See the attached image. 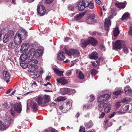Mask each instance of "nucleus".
I'll list each match as a JSON object with an SVG mask.
<instances>
[{
  "label": "nucleus",
  "instance_id": "obj_1",
  "mask_svg": "<svg viewBox=\"0 0 132 132\" xmlns=\"http://www.w3.org/2000/svg\"><path fill=\"white\" fill-rule=\"evenodd\" d=\"M97 43V41L95 39L91 37H89L87 40H86L82 43L81 45L83 48H85L88 45L90 44L92 45L95 46Z\"/></svg>",
  "mask_w": 132,
  "mask_h": 132
},
{
  "label": "nucleus",
  "instance_id": "obj_2",
  "mask_svg": "<svg viewBox=\"0 0 132 132\" xmlns=\"http://www.w3.org/2000/svg\"><path fill=\"white\" fill-rule=\"evenodd\" d=\"M4 117L3 120L8 128L11 125L14 120V117L13 116H3Z\"/></svg>",
  "mask_w": 132,
  "mask_h": 132
},
{
  "label": "nucleus",
  "instance_id": "obj_3",
  "mask_svg": "<svg viewBox=\"0 0 132 132\" xmlns=\"http://www.w3.org/2000/svg\"><path fill=\"white\" fill-rule=\"evenodd\" d=\"M65 52L68 55L79 56L80 55L79 51L77 50L71 49L68 51L66 48H65Z\"/></svg>",
  "mask_w": 132,
  "mask_h": 132
},
{
  "label": "nucleus",
  "instance_id": "obj_4",
  "mask_svg": "<svg viewBox=\"0 0 132 132\" xmlns=\"http://www.w3.org/2000/svg\"><path fill=\"white\" fill-rule=\"evenodd\" d=\"M129 105H127L124 107L123 109V111L120 110L119 111H115L113 112L111 114L110 116H114V115H121V114H123L125 113V111L128 110L129 108Z\"/></svg>",
  "mask_w": 132,
  "mask_h": 132
},
{
  "label": "nucleus",
  "instance_id": "obj_5",
  "mask_svg": "<svg viewBox=\"0 0 132 132\" xmlns=\"http://www.w3.org/2000/svg\"><path fill=\"white\" fill-rule=\"evenodd\" d=\"M112 2H114L116 6L120 9H123L125 7L126 4V2L124 3H119L115 0H112Z\"/></svg>",
  "mask_w": 132,
  "mask_h": 132
},
{
  "label": "nucleus",
  "instance_id": "obj_6",
  "mask_svg": "<svg viewBox=\"0 0 132 132\" xmlns=\"http://www.w3.org/2000/svg\"><path fill=\"white\" fill-rule=\"evenodd\" d=\"M21 36L19 34V32L18 33L16 34L14 37V41L15 43V44H20L22 42L21 38Z\"/></svg>",
  "mask_w": 132,
  "mask_h": 132
},
{
  "label": "nucleus",
  "instance_id": "obj_7",
  "mask_svg": "<svg viewBox=\"0 0 132 132\" xmlns=\"http://www.w3.org/2000/svg\"><path fill=\"white\" fill-rule=\"evenodd\" d=\"M121 41L119 40H117L113 44V48L116 50L120 49L121 47Z\"/></svg>",
  "mask_w": 132,
  "mask_h": 132
},
{
  "label": "nucleus",
  "instance_id": "obj_8",
  "mask_svg": "<svg viewBox=\"0 0 132 132\" xmlns=\"http://www.w3.org/2000/svg\"><path fill=\"white\" fill-rule=\"evenodd\" d=\"M29 55L28 59L29 60L32 59L33 57L35 56L36 57V52L35 50L33 48L31 49L29 51L28 53L27 54Z\"/></svg>",
  "mask_w": 132,
  "mask_h": 132
},
{
  "label": "nucleus",
  "instance_id": "obj_9",
  "mask_svg": "<svg viewBox=\"0 0 132 132\" xmlns=\"http://www.w3.org/2000/svg\"><path fill=\"white\" fill-rule=\"evenodd\" d=\"M3 74L4 80L7 83H8L9 81V79L10 78L9 73L7 71L4 70L3 71Z\"/></svg>",
  "mask_w": 132,
  "mask_h": 132
},
{
  "label": "nucleus",
  "instance_id": "obj_10",
  "mask_svg": "<svg viewBox=\"0 0 132 132\" xmlns=\"http://www.w3.org/2000/svg\"><path fill=\"white\" fill-rule=\"evenodd\" d=\"M18 32L22 40L25 39L27 36V32L24 30L22 29L21 31H19Z\"/></svg>",
  "mask_w": 132,
  "mask_h": 132
},
{
  "label": "nucleus",
  "instance_id": "obj_11",
  "mask_svg": "<svg viewBox=\"0 0 132 132\" xmlns=\"http://www.w3.org/2000/svg\"><path fill=\"white\" fill-rule=\"evenodd\" d=\"M96 21L97 20L95 18V15L94 14H92L89 16L86 21V22L89 24H92L93 22Z\"/></svg>",
  "mask_w": 132,
  "mask_h": 132
},
{
  "label": "nucleus",
  "instance_id": "obj_12",
  "mask_svg": "<svg viewBox=\"0 0 132 132\" xmlns=\"http://www.w3.org/2000/svg\"><path fill=\"white\" fill-rule=\"evenodd\" d=\"M14 109L17 113H20L22 111V106L20 103H16L14 105Z\"/></svg>",
  "mask_w": 132,
  "mask_h": 132
},
{
  "label": "nucleus",
  "instance_id": "obj_13",
  "mask_svg": "<svg viewBox=\"0 0 132 132\" xmlns=\"http://www.w3.org/2000/svg\"><path fill=\"white\" fill-rule=\"evenodd\" d=\"M56 80L59 83H60L61 85H64L68 83V81L64 77H62L60 78H57Z\"/></svg>",
  "mask_w": 132,
  "mask_h": 132
},
{
  "label": "nucleus",
  "instance_id": "obj_14",
  "mask_svg": "<svg viewBox=\"0 0 132 132\" xmlns=\"http://www.w3.org/2000/svg\"><path fill=\"white\" fill-rule=\"evenodd\" d=\"M72 101L68 102L65 104H63L64 109V110L66 111V112L68 111L71 108L72 106Z\"/></svg>",
  "mask_w": 132,
  "mask_h": 132
},
{
  "label": "nucleus",
  "instance_id": "obj_15",
  "mask_svg": "<svg viewBox=\"0 0 132 132\" xmlns=\"http://www.w3.org/2000/svg\"><path fill=\"white\" fill-rule=\"evenodd\" d=\"M29 47V45L28 43H24L21 46V51L22 52H25L27 50Z\"/></svg>",
  "mask_w": 132,
  "mask_h": 132
},
{
  "label": "nucleus",
  "instance_id": "obj_16",
  "mask_svg": "<svg viewBox=\"0 0 132 132\" xmlns=\"http://www.w3.org/2000/svg\"><path fill=\"white\" fill-rule=\"evenodd\" d=\"M77 6L79 10L80 11L84 10L85 8L87 7L82 1L79 2L78 3Z\"/></svg>",
  "mask_w": 132,
  "mask_h": 132
},
{
  "label": "nucleus",
  "instance_id": "obj_17",
  "mask_svg": "<svg viewBox=\"0 0 132 132\" xmlns=\"http://www.w3.org/2000/svg\"><path fill=\"white\" fill-rule=\"evenodd\" d=\"M89 58L92 59H97L98 58V54L95 52H93L89 54Z\"/></svg>",
  "mask_w": 132,
  "mask_h": 132
},
{
  "label": "nucleus",
  "instance_id": "obj_18",
  "mask_svg": "<svg viewBox=\"0 0 132 132\" xmlns=\"http://www.w3.org/2000/svg\"><path fill=\"white\" fill-rule=\"evenodd\" d=\"M43 98L41 97H38L36 99V101L37 102L38 104L41 106H45L46 105L44 104V103L43 100Z\"/></svg>",
  "mask_w": 132,
  "mask_h": 132
},
{
  "label": "nucleus",
  "instance_id": "obj_19",
  "mask_svg": "<svg viewBox=\"0 0 132 132\" xmlns=\"http://www.w3.org/2000/svg\"><path fill=\"white\" fill-rule=\"evenodd\" d=\"M29 55L27 54H22L20 56V61H24L27 60L29 61V59H28Z\"/></svg>",
  "mask_w": 132,
  "mask_h": 132
},
{
  "label": "nucleus",
  "instance_id": "obj_20",
  "mask_svg": "<svg viewBox=\"0 0 132 132\" xmlns=\"http://www.w3.org/2000/svg\"><path fill=\"white\" fill-rule=\"evenodd\" d=\"M76 73L77 77L80 79H82L84 78V76L82 72L79 70H77Z\"/></svg>",
  "mask_w": 132,
  "mask_h": 132
},
{
  "label": "nucleus",
  "instance_id": "obj_21",
  "mask_svg": "<svg viewBox=\"0 0 132 132\" xmlns=\"http://www.w3.org/2000/svg\"><path fill=\"white\" fill-rule=\"evenodd\" d=\"M108 20L107 19H105L104 25L105 29L107 31L109 30V27L111 25V22L110 21H108Z\"/></svg>",
  "mask_w": 132,
  "mask_h": 132
},
{
  "label": "nucleus",
  "instance_id": "obj_22",
  "mask_svg": "<svg viewBox=\"0 0 132 132\" xmlns=\"http://www.w3.org/2000/svg\"><path fill=\"white\" fill-rule=\"evenodd\" d=\"M70 91V89L68 88H62L60 90V92L61 94L64 95L69 93Z\"/></svg>",
  "mask_w": 132,
  "mask_h": 132
},
{
  "label": "nucleus",
  "instance_id": "obj_23",
  "mask_svg": "<svg viewBox=\"0 0 132 132\" xmlns=\"http://www.w3.org/2000/svg\"><path fill=\"white\" fill-rule=\"evenodd\" d=\"M28 68V71L30 72H33L35 71L37 68V65H29Z\"/></svg>",
  "mask_w": 132,
  "mask_h": 132
},
{
  "label": "nucleus",
  "instance_id": "obj_24",
  "mask_svg": "<svg viewBox=\"0 0 132 132\" xmlns=\"http://www.w3.org/2000/svg\"><path fill=\"white\" fill-rule=\"evenodd\" d=\"M28 63L29 65H36V64L38 63V61L36 60L30 59V60H29Z\"/></svg>",
  "mask_w": 132,
  "mask_h": 132
},
{
  "label": "nucleus",
  "instance_id": "obj_25",
  "mask_svg": "<svg viewBox=\"0 0 132 132\" xmlns=\"http://www.w3.org/2000/svg\"><path fill=\"white\" fill-rule=\"evenodd\" d=\"M85 13H80L76 15L74 17L75 19L77 20H80L84 15Z\"/></svg>",
  "mask_w": 132,
  "mask_h": 132
},
{
  "label": "nucleus",
  "instance_id": "obj_26",
  "mask_svg": "<svg viewBox=\"0 0 132 132\" xmlns=\"http://www.w3.org/2000/svg\"><path fill=\"white\" fill-rule=\"evenodd\" d=\"M8 128L6 125V124L3 123L0 120V130H4Z\"/></svg>",
  "mask_w": 132,
  "mask_h": 132
},
{
  "label": "nucleus",
  "instance_id": "obj_27",
  "mask_svg": "<svg viewBox=\"0 0 132 132\" xmlns=\"http://www.w3.org/2000/svg\"><path fill=\"white\" fill-rule=\"evenodd\" d=\"M54 72L58 76H63V71H60L56 68L53 69Z\"/></svg>",
  "mask_w": 132,
  "mask_h": 132
},
{
  "label": "nucleus",
  "instance_id": "obj_28",
  "mask_svg": "<svg viewBox=\"0 0 132 132\" xmlns=\"http://www.w3.org/2000/svg\"><path fill=\"white\" fill-rule=\"evenodd\" d=\"M119 33V31L117 27H116L113 31V34L114 37L117 36Z\"/></svg>",
  "mask_w": 132,
  "mask_h": 132
},
{
  "label": "nucleus",
  "instance_id": "obj_29",
  "mask_svg": "<svg viewBox=\"0 0 132 132\" xmlns=\"http://www.w3.org/2000/svg\"><path fill=\"white\" fill-rule=\"evenodd\" d=\"M64 54V53H63L62 52L60 53L58 56V58L59 60L61 61L63 60L64 58V56L63 54Z\"/></svg>",
  "mask_w": 132,
  "mask_h": 132
},
{
  "label": "nucleus",
  "instance_id": "obj_30",
  "mask_svg": "<svg viewBox=\"0 0 132 132\" xmlns=\"http://www.w3.org/2000/svg\"><path fill=\"white\" fill-rule=\"evenodd\" d=\"M20 62L21 66L23 68H26L28 66V62L26 63L24 61H20Z\"/></svg>",
  "mask_w": 132,
  "mask_h": 132
},
{
  "label": "nucleus",
  "instance_id": "obj_31",
  "mask_svg": "<svg viewBox=\"0 0 132 132\" xmlns=\"http://www.w3.org/2000/svg\"><path fill=\"white\" fill-rule=\"evenodd\" d=\"M43 52L40 49H38L36 52V57H39L43 54Z\"/></svg>",
  "mask_w": 132,
  "mask_h": 132
},
{
  "label": "nucleus",
  "instance_id": "obj_32",
  "mask_svg": "<svg viewBox=\"0 0 132 132\" xmlns=\"http://www.w3.org/2000/svg\"><path fill=\"white\" fill-rule=\"evenodd\" d=\"M103 102H104L105 101L109 100L110 97L109 95L107 94H104L102 95Z\"/></svg>",
  "mask_w": 132,
  "mask_h": 132
},
{
  "label": "nucleus",
  "instance_id": "obj_33",
  "mask_svg": "<svg viewBox=\"0 0 132 132\" xmlns=\"http://www.w3.org/2000/svg\"><path fill=\"white\" fill-rule=\"evenodd\" d=\"M129 16V14L128 12L125 13L122 15L121 18L122 20H125L127 19L128 18Z\"/></svg>",
  "mask_w": 132,
  "mask_h": 132
},
{
  "label": "nucleus",
  "instance_id": "obj_34",
  "mask_svg": "<svg viewBox=\"0 0 132 132\" xmlns=\"http://www.w3.org/2000/svg\"><path fill=\"white\" fill-rule=\"evenodd\" d=\"M111 109V106L108 104H107L104 108V111L105 112L108 113L109 112Z\"/></svg>",
  "mask_w": 132,
  "mask_h": 132
},
{
  "label": "nucleus",
  "instance_id": "obj_35",
  "mask_svg": "<svg viewBox=\"0 0 132 132\" xmlns=\"http://www.w3.org/2000/svg\"><path fill=\"white\" fill-rule=\"evenodd\" d=\"M50 98L48 95H45L43 98V100L44 103V104L46 105V103L48 102Z\"/></svg>",
  "mask_w": 132,
  "mask_h": 132
},
{
  "label": "nucleus",
  "instance_id": "obj_36",
  "mask_svg": "<svg viewBox=\"0 0 132 132\" xmlns=\"http://www.w3.org/2000/svg\"><path fill=\"white\" fill-rule=\"evenodd\" d=\"M31 105L34 111H36L38 110V106L36 103H32Z\"/></svg>",
  "mask_w": 132,
  "mask_h": 132
},
{
  "label": "nucleus",
  "instance_id": "obj_37",
  "mask_svg": "<svg viewBox=\"0 0 132 132\" xmlns=\"http://www.w3.org/2000/svg\"><path fill=\"white\" fill-rule=\"evenodd\" d=\"M66 98L65 97L59 96L56 99H55V101L58 102L63 101Z\"/></svg>",
  "mask_w": 132,
  "mask_h": 132
},
{
  "label": "nucleus",
  "instance_id": "obj_38",
  "mask_svg": "<svg viewBox=\"0 0 132 132\" xmlns=\"http://www.w3.org/2000/svg\"><path fill=\"white\" fill-rule=\"evenodd\" d=\"M43 10H45L44 6L42 5H38L37 9V11H42Z\"/></svg>",
  "mask_w": 132,
  "mask_h": 132
},
{
  "label": "nucleus",
  "instance_id": "obj_39",
  "mask_svg": "<svg viewBox=\"0 0 132 132\" xmlns=\"http://www.w3.org/2000/svg\"><path fill=\"white\" fill-rule=\"evenodd\" d=\"M92 0H82V1L84 3L87 7H88L89 4L90 3L91 1H92Z\"/></svg>",
  "mask_w": 132,
  "mask_h": 132
},
{
  "label": "nucleus",
  "instance_id": "obj_40",
  "mask_svg": "<svg viewBox=\"0 0 132 132\" xmlns=\"http://www.w3.org/2000/svg\"><path fill=\"white\" fill-rule=\"evenodd\" d=\"M6 34L7 35V36H8L11 39L14 35V32L10 30Z\"/></svg>",
  "mask_w": 132,
  "mask_h": 132
},
{
  "label": "nucleus",
  "instance_id": "obj_41",
  "mask_svg": "<svg viewBox=\"0 0 132 132\" xmlns=\"http://www.w3.org/2000/svg\"><path fill=\"white\" fill-rule=\"evenodd\" d=\"M6 34L4 36L3 38V41L4 43H6L8 42L9 40L10 39V38Z\"/></svg>",
  "mask_w": 132,
  "mask_h": 132
},
{
  "label": "nucleus",
  "instance_id": "obj_42",
  "mask_svg": "<svg viewBox=\"0 0 132 132\" xmlns=\"http://www.w3.org/2000/svg\"><path fill=\"white\" fill-rule=\"evenodd\" d=\"M124 90L125 93L127 94L130 92L131 88L128 86L124 88Z\"/></svg>",
  "mask_w": 132,
  "mask_h": 132
},
{
  "label": "nucleus",
  "instance_id": "obj_43",
  "mask_svg": "<svg viewBox=\"0 0 132 132\" xmlns=\"http://www.w3.org/2000/svg\"><path fill=\"white\" fill-rule=\"evenodd\" d=\"M18 45L17 44H15V43L14 42H11L10 43L9 45V47L11 48H13L15 47L16 45Z\"/></svg>",
  "mask_w": 132,
  "mask_h": 132
},
{
  "label": "nucleus",
  "instance_id": "obj_44",
  "mask_svg": "<svg viewBox=\"0 0 132 132\" xmlns=\"http://www.w3.org/2000/svg\"><path fill=\"white\" fill-rule=\"evenodd\" d=\"M41 73H42L41 71L40 72L39 71L35 72L34 74V77L36 78H38L40 76V75Z\"/></svg>",
  "mask_w": 132,
  "mask_h": 132
},
{
  "label": "nucleus",
  "instance_id": "obj_45",
  "mask_svg": "<svg viewBox=\"0 0 132 132\" xmlns=\"http://www.w3.org/2000/svg\"><path fill=\"white\" fill-rule=\"evenodd\" d=\"M87 98H88V99H89V100L88 101L89 102H90L93 101L95 99L93 95V94H91L89 97H88Z\"/></svg>",
  "mask_w": 132,
  "mask_h": 132
},
{
  "label": "nucleus",
  "instance_id": "obj_46",
  "mask_svg": "<svg viewBox=\"0 0 132 132\" xmlns=\"http://www.w3.org/2000/svg\"><path fill=\"white\" fill-rule=\"evenodd\" d=\"M87 98H88V99H89V100L88 101L89 102H90L93 101L95 99L93 95V94H91L89 97H88Z\"/></svg>",
  "mask_w": 132,
  "mask_h": 132
},
{
  "label": "nucleus",
  "instance_id": "obj_47",
  "mask_svg": "<svg viewBox=\"0 0 132 132\" xmlns=\"http://www.w3.org/2000/svg\"><path fill=\"white\" fill-rule=\"evenodd\" d=\"M56 130L52 127H49L45 130L46 132H55Z\"/></svg>",
  "mask_w": 132,
  "mask_h": 132
},
{
  "label": "nucleus",
  "instance_id": "obj_48",
  "mask_svg": "<svg viewBox=\"0 0 132 132\" xmlns=\"http://www.w3.org/2000/svg\"><path fill=\"white\" fill-rule=\"evenodd\" d=\"M93 125V123L91 121H90L88 122L85 124V126L87 128H89L92 127Z\"/></svg>",
  "mask_w": 132,
  "mask_h": 132
},
{
  "label": "nucleus",
  "instance_id": "obj_49",
  "mask_svg": "<svg viewBox=\"0 0 132 132\" xmlns=\"http://www.w3.org/2000/svg\"><path fill=\"white\" fill-rule=\"evenodd\" d=\"M107 104V103H100L98 105V107L99 108L102 109L104 108L105 106Z\"/></svg>",
  "mask_w": 132,
  "mask_h": 132
},
{
  "label": "nucleus",
  "instance_id": "obj_50",
  "mask_svg": "<svg viewBox=\"0 0 132 132\" xmlns=\"http://www.w3.org/2000/svg\"><path fill=\"white\" fill-rule=\"evenodd\" d=\"M63 106V105H62V106H60V108H59L60 109L61 111H62L63 112L62 113H60L59 112H57L58 115H62V113H65L66 112V111H65V112L63 111V110H64V106Z\"/></svg>",
  "mask_w": 132,
  "mask_h": 132
},
{
  "label": "nucleus",
  "instance_id": "obj_51",
  "mask_svg": "<svg viewBox=\"0 0 132 132\" xmlns=\"http://www.w3.org/2000/svg\"><path fill=\"white\" fill-rule=\"evenodd\" d=\"M90 72L92 76H94L97 74V71L95 69H92L91 70Z\"/></svg>",
  "mask_w": 132,
  "mask_h": 132
},
{
  "label": "nucleus",
  "instance_id": "obj_52",
  "mask_svg": "<svg viewBox=\"0 0 132 132\" xmlns=\"http://www.w3.org/2000/svg\"><path fill=\"white\" fill-rule=\"evenodd\" d=\"M122 93V91L121 90H118L113 93V94L115 95V97L117 98L118 95H119Z\"/></svg>",
  "mask_w": 132,
  "mask_h": 132
},
{
  "label": "nucleus",
  "instance_id": "obj_53",
  "mask_svg": "<svg viewBox=\"0 0 132 132\" xmlns=\"http://www.w3.org/2000/svg\"><path fill=\"white\" fill-rule=\"evenodd\" d=\"M92 105L90 104L87 105H84L83 106V108L84 109H85V108L87 109H89L92 108Z\"/></svg>",
  "mask_w": 132,
  "mask_h": 132
},
{
  "label": "nucleus",
  "instance_id": "obj_54",
  "mask_svg": "<svg viewBox=\"0 0 132 132\" xmlns=\"http://www.w3.org/2000/svg\"><path fill=\"white\" fill-rule=\"evenodd\" d=\"M88 6L89 7V8L90 9H93L94 7V3L92 2V1H91L90 3L89 4Z\"/></svg>",
  "mask_w": 132,
  "mask_h": 132
},
{
  "label": "nucleus",
  "instance_id": "obj_55",
  "mask_svg": "<svg viewBox=\"0 0 132 132\" xmlns=\"http://www.w3.org/2000/svg\"><path fill=\"white\" fill-rule=\"evenodd\" d=\"M37 12L40 16H43L45 14V10H43L42 11H37Z\"/></svg>",
  "mask_w": 132,
  "mask_h": 132
},
{
  "label": "nucleus",
  "instance_id": "obj_56",
  "mask_svg": "<svg viewBox=\"0 0 132 132\" xmlns=\"http://www.w3.org/2000/svg\"><path fill=\"white\" fill-rule=\"evenodd\" d=\"M128 33L130 35L132 36V25L129 27Z\"/></svg>",
  "mask_w": 132,
  "mask_h": 132
},
{
  "label": "nucleus",
  "instance_id": "obj_57",
  "mask_svg": "<svg viewBox=\"0 0 132 132\" xmlns=\"http://www.w3.org/2000/svg\"><path fill=\"white\" fill-rule=\"evenodd\" d=\"M102 98V95H101L98 98L97 101L98 102H103V99Z\"/></svg>",
  "mask_w": 132,
  "mask_h": 132
},
{
  "label": "nucleus",
  "instance_id": "obj_58",
  "mask_svg": "<svg viewBox=\"0 0 132 132\" xmlns=\"http://www.w3.org/2000/svg\"><path fill=\"white\" fill-rule=\"evenodd\" d=\"M121 103L120 102H117L115 105L116 108H118L120 107L121 106L120 104Z\"/></svg>",
  "mask_w": 132,
  "mask_h": 132
},
{
  "label": "nucleus",
  "instance_id": "obj_59",
  "mask_svg": "<svg viewBox=\"0 0 132 132\" xmlns=\"http://www.w3.org/2000/svg\"><path fill=\"white\" fill-rule=\"evenodd\" d=\"M128 100V99L127 98H124L120 102L122 103H124L126 102V101H127Z\"/></svg>",
  "mask_w": 132,
  "mask_h": 132
},
{
  "label": "nucleus",
  "instance_id": "obj_60",
  "mask_svg": "<svg viewBox=\"0 0 132 132\" xmlns=\"http://www.w3.org/2000/svg\"><path fill=\"white\" fill-rule=\"evenodd\" d=\"M53 0H45V3L49 4L53 2Z\"/></svg>",
  "mask_w": 132,
  "mask_h": 132
},
{
  "label": "nucleus",
  "instance_id": "obj_61",
  "mask_svg": "<svg viewBox=\"0 0 132 132\" xmlns=\"http://www.w3.org/2000/svg\"><path fill=\"white\" fill-rule=\"evenodd\" d=\"M123 51L126 53H128V50L126 47H123Z\"/></svg>",
  "mask_w": 132,
  "mask_h": 132
},
{
  "label": "nucleus",
  "instance_id": "obj_62",
  "mask_svg": "<svg viewBox=\"0 0 132 132\" xmlns=\"http://www.w3.org/2000/svg\"><path fill=\"white\" fill-rule=\"evenodd\" d=\"M74 9V6L72 5H70L69 6L68 9L69 10L71 11L73 10Z\"/></svg>",
  "mask_w": 132,
  "mask_h": 132
},
{
  "label": "nucleus",
  "instance_id": "obj_63",
  "mask_svg": "<svg viewBox=\"0 0 132 132\" xmlns=\"http://www.w3.org/2000/svg\"><path fill=\"white\" fill-rule=\"evenodd\" d=\"M95 2L96 3L99 5L102 4L100 0H95Z\"/></svg>",
  "mask_w": 132,
  "mask_h": 132
},
{
  "label": "nucleus",
  "instance_id": "obj_64",
  "mask_svg": "<svg viewBox=\"0 0 132 132\" xmlns=\"http://www.w3.org/2000/svg\"><path fill=\"white\" fill-rule=\"evenodd\" d=\"M80 132H85V130L84 128H80Z\"/></svg>",
  "mask_w": 132,
  "mask_h": 132
}]
</instances>
